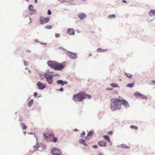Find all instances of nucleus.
Returning <instances> with one entry per match:
<instances>
[{"instance_id": "f257e3e1", "label": "nucleus", "mask_w": 155, "mask_h": 155, "mask_svg": "<svg viewBox=\"0 0 155 155\" xmlns=\"http://www.w3.org/2000/svg\"><path fill=\"white\" fill-rule=\"evenodd\" d=\"M111 104L110 108L112 111H114L117 109L120 110L121 107H120V99L117 98H113L110 99Z\"/></svg>"}, {"instance_id": "f03ea898", "label": "nucleus", "mask_w": 155, "mask_h": 155, "mask_svg": "<svg viewBox=\"0 0 155 155\" xmlns=\"http://www.w3.org/2000/svg\"><path fill=\"white\" fill-rule=\"evenodd\" d=\"M83 92H80L73 95V99L75 102H82L84 99Z\"/></svg>"}, {"instance_id": "7ed1b4c3", "label": "nucleus", "mask_w": 155, "mask_h": 155, "mask_svg": "<svg viewBox=\"0 0 155 155\" xmlns=\"http://www.w3.org/2000/svg\"><path fill=\"white\" fill-rule=\"evenodd\" d=\"M51 152L52 155H61L62 153L61 149L55 147L52 148Z\"/></svg>"}, {"instance_id": "20e7f679", "label": "nucleus", "mask_w": 155, "mask_h": 155, "mask_svg": "<svg viewBox=\"0 0 155 155\" xmlns=\"http://www.w3.org/2000/svg\"><path fill=\"white\" fill-rule=\"evenodd\" d=\"M134 95L137 98H141L142 99H145L146 100L147 99V97L146 96L141 94L138 91H136L134 93Z\"/></svg>"}, {"instance_id": "39448f33", "label": "nucleus", "mask_w": 155, "mask_h": 155, "mask_svg": "<svg viewBox=\"0 0 155 155\" xmlns=\"http://www.w3.org/2000/svg\"><path fill=\"white\" fill-rule=\"evenodd\" d=\"M65 66V64H64L62 63H59L57 62L54 70L61 71L64 68Z\"/></svg>"}, {"instance_id": "423d86ee", "label": "nucleus", "mask_w": 155, "mask_h": 155, "mask_svg": "<svg viewBox=\"0 0 155 155\" xmlns=\"http://www.w3.org/2000/svg\"><path fill=\"white\" fill-rule=\"evenodd\" d=\"M43 135L45 139L47 142H51L52 139L50 137H54V135L53 134H50L48 136L46 133H43Z\"/></svg>"}, {"instance_id": "0eeeda50", "label": "nucleus", "mask_w": 155, "mask_h": 155, "mask_svg": "<svg viewBox=\"0 0 155 155\" xmlns=\"http://www.w3.org/2000/svg\"><path fill=\"white\" fill-rule=\"evenodd\" d=\"M57 62L55 61H48L47 62V64L51 68L54 70L56 67Z\"/></svg>"}, {"instance_id": "6e6552de", "label": "nucleus", "mask_w": 155, "mask_h": 155, "mask_svg": "<svg viewBox=\"0 0 155 155\" xmlns=\"http://www.w3.org/2000/svg\"><path fill=\"white\" fill-rule=\"evenodd\" d=\"M39 20L40 24L43 25L48 23L49 20V18L48 17L45 18L41 16L39 18Z\"/></svg>"}, {"instance_id": "1a4fd4ad", "label": "nucleus", "mask_w": 155, "mask_h": 155, "mask_svg": "<svg viewBox=\"0 0 155 155\" xmlns=\"http://www.w3.org/2000/svg\"><path fill=\"white\" fill-rule=\"evenodd\" d=\"M67 55L70 57L71 59H74L77 58V53H73L72 52L68 51V52L66 53Z\"/></svg>"}, {"instance_id": "9d476101", "label": "nucleus", "mask_w": 155, "mask_h": 155, "mask_svg": "<svg viewBox=\"0 0 155 155\" xmlns=\"http://www.w3.org/2000/svg\"><path fill=\"white\" fill-rule=\"evenodd\" d=\"M37 85L38 89L40 90H43L46 87V85L45 84L41 83L40 81L38 82Z\"/></svg>"}, {"instance_id": "9b49d317", "label": "nucleus", "mask_w": 155, "mask_h": 155, "mask_svg": "<svg viewBox=\"0 0 155 155\" xmlns=\"http://www.w3.org/2000/svg\"><path fill=\"white\" fill-rule=\"evenodd\" d=\"M47 76L48 75L46 73H44L43 75V77L46 78V81L49 84H51L53 82V79L50 77H48Z\"/></svg>"}, {"instance_id": "f8f14e48", "label": "nucleus", "mask_w": 155, "mask_h": 155, "mask_svg": "<svg viewBox=\"0 0 155 155\" xmlns=\"http://www.w3.org/2000/svg\"><path fill=\"white\" fill-rule=\"evenodd\" d=\"M120 107L121 106L122 104L126 107H129L130 106L127 101L124 99L122 100L120 99Z\"/></svg>"}, {"instance_id": "ddd939ff", "label": "nucleus", "mask_w": 155, "mask_h": 155, "mask_svg": "<svg viewBox=\"0 0 155 155\" xmlns=\"http://www.w3.org/2000/svg\"><path fill=\"white\" fill-rule=\"evenodd\" d=\"M56 83L58 85L61 84V86H63L65 84H67L68 82L66 81H63L61 80H58L56 81Z\"/></svg>"}, {"instance_id": "4468645a", "label": "nucleus", "mask_w": 155, "mask_h": 155, "mask_svg": "<svg viewBox=\"0 0 155 155\" xmlns=\"http://www.w3.org/2000/svg\"><path fill=\"white\" fill-rule=\"evenodd\" d=\"M67 33L69 35H74L75 34V31L73 28H68L67 30Z\"/></svg>"}, {"instance_id": "2eb2a0df", "label": "nucleus", "mask_w": 155, "mask_h": 155, "mask_svg": "<svg viewBox=\"0 0 155 155\" xmlns=\"http://www.w3.org/2000/svg\"><path fill=\"white\" fill-rule=\"evenodd\" d=\"M78 16L81 20H84L86 17V15L83 13H80L78 14Z\"/></svg>"}, {"instance_id": "dca6fc26", "label": "nucleus", "mask_w": 155, "mask_h": 155, "mask_svg": "<svg viewBox=\"0 0 155 155\" xmlns=\"http://www.w3.org/2000/svg\"><path fill=\"white\" fill-rule=\"evenodd\" d=\"M98 144L101 147H105L106 145V143L103 141H100L98 142Z\"/></svg>"}, {"instance_id": "f3484780", "label": "nucleus", "mask_w": 155, "mask_h": 155, "mask_svg": "<svg viewBox=\"0 0 155 155\" xmlns=\"http://www.w3.org/2000/svg\"><path fill=\"white\" fill-rule=\"evenodd\" d=\"M149 15L150 17L155 16V9H151L149 12Z\"/></svg>"}, {"instance_id": "a211bd4d", "label": "nucleus", "mask_w": 155, "mask_h": 155, "mask_svg": "<svg viewBox=\"0 0 155 155\" xmlns=\"http://www.w3.org/2000/svg\"><path fill=\"white\" fill-rule=\"evenodd\" d=\"M79 142L80 144H82L85 146H87V144L85 143V140L84 139H80Z\"/></svg>"}, {"instance_id": "6ab92c4d", "label": "nucleus", "mask_w": 155, "mask_h": 155, "mask_svg": "<svg viewBox=\"0 0 155 155\" xmlns=\"http://www.w3.org/2000/svg\"><path fill=\"white\" fill-rule=\"evenodd\" d=\"M94 134V132L92 130H90L88 132L87 135L90 138H92L93 137V135Z\"/></svg>"}, {"instance_id": "aec40b11", "label": "nucleus", "mask_w": 155, "mask_h": 155, "mask_svg": "<svg viewBox=\"0 0 155 155\" xmlns=\"http://www.w3.org/2000/svg\"><path fill=\"white\" fill-rule=\"evenodd\" d=\"M107 50L106 49H102L101 48H98L97 49V51L100 52V53H102L106 51H107Z\"/></svg>"}, {"instance_id": "412c9836", "label": "nucleus", "mask_w": 155, "mask_h": 155, "mask_svg": "<svg viewBox=\"0 0 155 155\" xmlns=\"http://www.w3.org/2000/svg\"><path fill=\"white\" fill-rule=\"evenodd\" d=\"M102 137L107 140L109 142H111L110 137L107 135H104Z\"/></svg>"}, {"instance_id": "4be33fe9", "label": "nucleus", "mask_w": 155, "mask_h": 155, "mask_svg": "<svg viewBox=\"0 0 155 155\" xmlns=\"http://www.w3.org/2000/svg\"><path fill=\"white\" fill-rule=\"evenodd\" d=\"M83 94L84 97H83L84 98V99L86 98H87L88 99H90L91 97V95L85 94L84 92H83Z\"/></svg>"}, {"instance_id": "5701e85b", "label": "nucleus", "mask_w": 155, "mask_h": 155, "mask_svg": "<svg viewBox=\"0 0 155 155\" xmlns=\"http://www.w3.org/2000/svg\"><path fill=\"white\" fill-rule=\"evenodd\" d=\"M34 100L32 99H31L28 103V106L30 107L31 106L33 103Z\"/></svg>"}, {"instance_id": "b1692460", "label": "nucleus", "mask_w": 155, "mask_h": 155, "mask_svg": "<svg viewBox=\"0 0 155 155\" xmlns=\"http://www.w3.org/2000/svg\"><path fill=\"white\" fill-rule=\"evenodd\" d=\"M110 85L113 87H119V86L116 83H111L110 84Z\"/></svg>"}, {"instance_id": "393cba45", "label": "nucleus", "mask_w": 155, "mask_h": 155, "mask_svg": "<svg viewBox=\"0 0 155 155\" xmlns=\"http://www.w3.org/2000/svg\"><path fill=\"white\" fill-rule=\"evenodd\" d=\"M134 82H133L131 83H129L127 85V87H132L134 85Z\"/></svg>"}, {"instance_id": "a878e982", "label": "nucleus", "mask_w": 155, "mask_h": 155, "mask_svg": "<svg viewBox=\"0 0 155 155\" xmlns=\"http://www.w3.org/2000/svg\"><path fill=\"white\" fill-rule=\"evenodd\" d=\"M120 147L122 148H129L130 147H128L126 145L124 144H122L120 145Z\"/></svg>"}, {"instance_id": "bb28decb", "label": "nucleus", "mask_w": 155, "mask_h": 155, "mask_svg": "<svg viewBox=\"0 0 155 155\" xmlns=\"http://www.w3.org/2000/svg\"><path fill=\"white\" fill-rule=\"evenodd\" d=\"M124 73L125 75L127 77L129 78H131L132 76V74H130L128 73H126L125 72H124Z\"/></svg>"}, {"instance_id": "cd10ccee", "label": "nucleus", "mask_w": 155, "mask_h": 155, "mask_svg": "<svg viewBox=\"0 0 155 155\" xmlns=\"http://www.w3.org/2000/svg\"><path fill=\"white\" fill-rule=\"evenodd\" d=\"M52 141L51 142H53L54 143H56L58 140V139L57 137H52Z\"/></svg>"}, {"instance_id": "c85d7f7f", "label": "nucleus", "mask_w": 155, "mask_h": 155, "mask_svg": "<svg viewBox=\"0 0 155 155\" xmlns=\"http://www.w3.org/2000/svg\"><path fill=\"white\" fill-rule=\"evenodd\" d=\"M21 124L22 125V126L21 127H22V129L23 130H26L27 128V126L25 125V124L23 123H21Z\"/></svg>"}, {"instance_id": "c756f323", "label": "nucleus", "mask_w": 155, "mask_h": 155, "mask_svg": "<svg viewBox=\"0 0 155 155\" xmlns=\"http://www.w3.org/2000/svg\"><path fill=\"white\" fill-rule=\"evenodd\" d=\"M115 17L116 15L114 14L110 15L108 16V18H114Z\"/></svg>"}, {"instance_id": "7c9ffc66", "label": "nucleus", "mask_w": 155, "mask_h": 155, "mask_svg": "<svg viewBox=\"0 0 155 155\" xmlns=\"http://www.w3.org/2000/svg\"><path fill=\"white\" fill-rule=\"evenodd\" d=\"M58 49H59L63 50L64 52H65L66 53V54L67 52H68V51L66 49H65L62 47H59Z\"/></svg>"}, {"instance_id": "2f4dec72", "label": "nucleus", "mask_w": 155, "mask_h": 155, "mask_svg": "<svg viewBox=\"0 0 155 155\" xmlns=\"http://www.w3.org/2000/svg\"><path fill=\"white\" fill-rule=\"evenodd\" d=\"M28 9L29 10H32L33 9V6L31 4H30L28 6Z\"/></svg>"}, {"instance_id": "473e14b6", "label": "nucleus", "mask_w": 155, "mask_h": 155, "mask_svg": "<svg viewBox=\"0 0 155 155\" xmlns=\"http://www.w3.org/2000/svg\"><path fill=\"white\" fill-rule=\"evenodd\" d=\"M130 127L131 129H134L136 130L138 129V128L137 126L133 125H131Z\"/></svg>"}, {"instance_id": "72a5a7b5", "label": "nucleus", "mask_w": 155, "mask_h": 155, "mask_svg": "<svg viewBox=\"0 0 155 155\" xmlns=\"http://www.w3.org/2000/svg\"><path fill=\"white\" fill-rule=\"evenodd\" d=\"M44 73H46L47 74H54V72H53L50 71L49 70H48L46 71V72Z\"/></svg>"}, {"instance_id": "f704fd0d", "label": "nucleus", "mask_w": 155, "mask_h": 155, "mask_svg": "<svg viewBox=\"0 0 155 155\" xmlns=\"http://www.w3.org/2000/svg\"><path fill=\"white\" fill-rule=\"evenodd\" d=\"M31 12L30 13L31 15H32L33 14H35L36 13V11L35 9H32V10L31 11Z\"/></svg>"}, {"instance_id": "c9c22d12", "label": "nucleus", "mask_w": 155, "mask_h": 155, "mask_svg": "<svg viewBox=\"0 0 155 155\" xmlns=\"http://www.w3.org/2000/svg\"><path fill=\"white\" fill-rule=\"evenodd\" d=\"M35 151L34 150H30L28 151V152L27 153V154L28 155H30L32 153H33L35 152Z\"/></svg>"}, {"instance_id": "e433bc0d", "label": "nucleus", "mask_w": 155, "mask_h": 155, "mask_svg": "<svg viewBox=\"0 0 155 155\" xmlns=\"http://www.w3.org/2000/svg\"><path fill=\"white\" fill-rule=\"evenodd\" d=\"M45 27L48 29H51L52 28V25H47L45 26Z\"/></svg>"}, {"instance_id": "4c0bfd02", "label": "nucleus", "mask_w": 155, "mask_h": 155, "mask_svg": "<svg viewBox=\"0 0 155 155\" xmlns=\"http://www.w3.org/2000/svg\"><path fill=\"white\" fill-rule=\"evenodd\" d=\"M48 77H50V78H52V79L53 78V77H54V74H47Z\"/></svg>"}, {"instance_id": "58836bf2", "label": "nucleus", "mask_w": 155, "mask_h": 155, "mask_svg": "<svg viewBox=\"0 0 155 155\" xmlns=\"http://www.w3.org/2000/svg\"><path fill=\"white\" fill-rule=\"evenodd\" d=\"M153 84H155V80H151L150 81V83H149V84L150 85H152Z\"/></svg>"}, {"instance_id": "ea45409f", "label": "nucleus", "mask_w": 155, "mask_h": 155, "mask_svg": "<svg viewBox=\"0 0 155 155\" xmlns=\"http://www.w3.org/2000/svg\"><path fill=\"white\" fill-rule=\"evenodd\" d=\"M38 148H39V146H37V145H35L34 146V150H35L36 149L35 151H36V150H37L38 149Z\"/></svg>"}, {"instance_id": "a19ab883", "label": "nucleus", "mask_w": 155, "mask_h": 155, "mask_svg": "<svg viewBox=\"0 0 155 155\" xmlns=\"http://www.w3.org/2000/svg\"><path fill=\"white\" fill-rule=\"evenodd\" d=\"M24 64L25 66H27L28 65L29 63L28 62H27L25 60L24 61Z\"/></svg>"}, {"instance_id": "79ce46f5", "label": "nucleus", "mask_w": 155, "mask_h": 155, "mask_svg": "<svg viewBox=\"0 0 155 155\" xmlns=\"http://www.w3.org/2000/svg\"><path fill=\"white\" fill-rule=\"evenodd\" d=\"M85 135V133L84 131H83L82 133L81 134V137L82 138L84 137V135Z\"/></svg>"}, {"instance_id": "37998d69", "label": "nucleus", "mask_w": 155, "mask_h": 155, "mask_svg": "<svg viewBox=\"0 0 155 155\" xmlns=\"http://www.w3.org/2000/svg\"><path fill=\"white\" fill-rule=\"evenodd\" d=\"M57 91H64V88L63 87H61L60 89H57Z\"/></svg>"}, {"instance_id": "c03bdc74", "label": "nucleus", "mask_w": 155, "mask_h": 155, "mask_svg": "<svg viewBox=\"0 0 155 155\" xmlns=\"http://www.w3.org/2000/svg\"><path fill=\"white\" fill-rule=\"evenodd\" d=\"M51 13H52L50 10L48 9V11L47 14L48 15H51Z\"/></svg>"}, {"instance_id": "a18cd8bd", "label": "nucleus", "mask_w": 155, "mask_h": 155, "mask_svg": "<svg viewBox=\"0 0 155 155\" xmlns=\"http://www.w3.org/2000/svg\"><path fill=\"white\" fill-rule=\"evenodd\" d=\"M113 133V131H110L108 132L107 133V134L109 135H111Z\"/></svg>"}, {"instance_id": "49530a36", "label": "nucleus", "mask_w": 155, "mask_h": 155, "mask_svg": "<svg viewBox=\"0 0 155 155\" xmlns=\"http://www.w3.org/2000/svg\"><path fill=\"white\" fill-rule=\"evenodd\" d=\"M84 138L86 140H89L91 138H90V137H87V135L86 136L84 137Z\"/></svg>"}, {"instance_id": "de8ad7c7", "label": "nucleus", "mask_w": 155, "mask_h": 155, "mask_svg": "<svg viewBox=\"0 0 155 155\" xmlns=\"http://www.w3.org/2000/svg\"><path fill=\"white\" fill-rule=\"evenodd\" d=\"M98 146L97 145H94L92 146V147L94 148H96Z\"/></svg>"}, {"instance_id": "09e8293b", "label": "nucleus", "mask_w": 155, "mask_h": 155, "mask_svg": "<svg viewBox=\"0 0 155 155\" xmlns=\"http://www.w3.org/2000/svg\"><path fill=\"white\" fill-rule=\"evenodd\" d=\"M60 36V34L58 33H56L55 35V37L56 38H58Z\"/></svg>"}, {"instance_id": "8fccbe9b", "label": "nucleus", "mask_w": 155, "mask_h": 155, "mask_svg": "<svg viewBox=\"0 0 155 155\" xmlns=\"http://www.w3.org/2000/svg\"><path fill=\"white\" fill-rule=\"evenodd\" d=\"M37 94H38L37 92H35L34 93V97H35L37 96Z\"/></svg>"}, {"instance_id": "3c124183", "label": "nucleus", "mask_w": 155, "mask_h": 155, "mask_svg": "<svg viewBox=\"0 0 155 155\" xmlns=\"http://www.w3.org/2000/svg\"><path fill=\"white\" fill-rule=\"evenodd\" d=\"M113 89V88H107L106 89V90H112Z\"/></svg>"}, {"instance_id": "603ef678", "label": "nucleus", "mask_w": 155, "mask_h": 155, "mask_svg": "<svg viewBox=\"0 0 155 155\" xmlns=\"http://www.w3.org/2000/svg\"><path fill=\"white\" fill-rule=\"evenodd\" d=\"M69 2V1H65V0H64V1H61V3H62L63 2Z\"/></svg>"}, {"instance_id": "864d4df0", "label": "nucleus", "mask_w": 155, "mask_h": 155, "mask_svg": "<svg viewBox=\"0 0 155 155\" xmlns=\"http://www.w3.org/2000/svg\"><path fill=\"white\" fill-rule=\"evenodd\" d=\"M40 43L42 45H46L47 44L46 43H44L42 42H40Z\"/></svg>"}, {"instance_id": "5fc2aeb1", "label": "nucleus", "mask_w": 155, "mask_h": 155, "mask_svg": "<svg viewBox=\"0 0 155 155\" xmlns=\"http://www.w3.org/2000/svg\"><path fill=\"white\" fill-rule=\"evenodd\" d=\"M122 2H124V3H127V1H126V0H122Z\"/></svg>"}, {"instance_id": "6e6d98bb", "label": "nucleus", "mask_w": 155, "mask_h": 155, "mask_svg": "<svg viewBox=\"0 0 155 155\" xmlns=\"http://www.w3.org/2000/svg\"><path fill=\"white\" fill-rule=\"evenodd\" d=\"M26 52H28V53H30L31 52V51L30 50H28L26 51Z\"/></svg>"}, {"instance_id": "4d7b16f0", "label": "nucleus", "mask_w": 155, "mask_h": 155, "mask_svg": "<svg viewBox=\"0 0 155 155\" xmlns=\"http://www.w3.org/2000/svg\"><path fill=\"white\" fill-rule=\"evenodd\" d=\"M59 75V74H54V77L56 76H58Z\"/></svg>"}, {"instance_id": "13d9d810", "label": "nucleus", "mask_w": 155, "mask_h": 155, "mask_svg": "<svg viewBox=\"0 0 155 155\" xmlns=\"http://www.w3.org/2000/svg\"><path fill=\"white\" fill-rule=\"evenodd\" d=\"M74 131H75V132H76V131H78V129H76V128H75L74 130Z\"/></svg>"}, {"instance_id": "bf43d9fd", "label": "nucleus", "mask_w": 155, "mask_h": 155, "mask_svg": "<svg viewBox=\"0 0 155 155\" xmlns=\"http://www.w3.org/2000/svg\"><path fill=\"white\" fill-rule=\"evenodd\" d=\"M35 41L36 42H39V41L38 40V39H36L35 40Z\"/></svg>"}, {"instance_id": "052dcab7", "label": "nucleus", "mask_w": 155, "mask_h": 155, "mask_svg": "<svg viewBox=\"0 0 155 155\" xmlns=\"http://www.w3.org/2000/svg\"><path fill=\"white\" fill-rule=\"evenodd\" d=\"M98 155H104L103 154L101 153H98Z\"/></svg>"}, {"instance_id": "680f3d73", "label": "nucleus", "mask_w": 155, "mask_h": 155, "mask_svg": "<svg viewBox=\"0 0 155 155\" xmlns=\"http://www.w3.org/2000/svg\"><path fill=\"white\" fill-rule=\"evenodd\" d=\"M26 131H24V132H23V134H24V135H25V134H26Z\"/></svg>"}, {"instance_id": "e2e57ef3", "label": "nucleus", "mask_w": 155, "mask_h": 155, "mask_svg": "<svg viewBox=\"0 0 155 155\" xmlns=\"http://www.w3.org/2000/svg\"><path fill=\"white\" fill-rule=\"evenodd\" d=\"M29 19H30V22L29 23H30V22H31V18H30V17H29Z\"/></svg>"}, {"instance_id": "0e129e2a", "label": "nucleus", "mask_w": 155, "mask_h": 155, "mask_svg": "<svg viewBox=\"0 0 155 155\" xmlns=\"http://www.w3.org/2000/svg\"><path fill=\"white\" fill-rule=\"evenodd\" d=\"M28 72L30 73H31V71L30 70H28Z\"/></svg>"}, {"instance_id": "69168bd1", "label": "nucleus", "mask_w": 155, "mask_h": 155, "mask_svg": "<svg viewBox=\"0 0 155 155\" xmlns=\"http://www.w3.org/2000/svg\"><path fill=\"white\" fill-rule=\"evenodd\" d=\"M38 0H35V3H37Z\"/></svg>"}, {"instance_id": "338daca9", "label": "nucleus", "mask_w": 155, "mask_h": 155, "mask_svg": "<svg viewBox=\"0 0 155 155\" xmlns=\"http://www.w3.org/2000/svg\"><path fill=\"white\" fill-rule=\"evenodd\" d=\"M28 134H31V135H32L33 134H32V133H28Z\"/></svg>"}, {"instance_id": "774afa93", "label": "nucleus", "mask_w": 155, "mask_h": 155, "mask_svg": "<svg viewBox=\"0 0 155 155\" xmlns=\"http://www.w3.org/2000/svg\"><path fill=\"white\" fill-rule=\"evenodd\" d=\"M92 54H89V56H92Z\"/></svg>"}]
</instances>
